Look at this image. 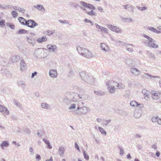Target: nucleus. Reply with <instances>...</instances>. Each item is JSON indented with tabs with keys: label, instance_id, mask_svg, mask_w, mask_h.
<instances>
[{
	"label": "nucleus",
	"instance_id": "nucleus-58",
	"mask_svg": "<svg viewBox=\"0 0 161 161\" xmlns=\"http://www.w3.org/2000/svg\"><path fill=\"white\" fill-rule=\"evenodd\" d=\"M24 131L28 134H30L31 132L30 129L28 128H25L24 130Z\"/></svg>",
	"mask_w": 161,
	"mask_h": 161
},
{
	"label": "nucleus",
	"instance_id": "nucleus-10",
	"mask_svg": "<svg viewBox=\"0 0 161 161\" xmlns=\"http://www.w3.org/2000/svg\"><path fill=\"white\" fill-rule=\"evenodd\" d=\"M86 51V53L84 54V55H83V57L89 59L92 58L94 57L93 54L89 50L87 49Z\"/></svg>",
	"mask_w": 161,
	"mask_h": 161
},
{
	"label": "nucleus",
	"instance_id": "nucleus-47",
	"mask_svg": "<svg viewBox=\"0 0 161 161\" xmlns=\"http://www.w3.org/2000/svg\"><path fill=\"white\" fill-rule=\"evenodd\" d=\"M6 25L7 26H9L12 29H15V25L12 24H10L9 22H7L6 23Z\"/></svg>",
	"mask_w": 161,
	"mask_h": 161
},
{
	"label": "nucleus",
	"instance_id": "nucleus-13",
	"mask_svg": "<svg viewBox=\"0 0 161 161\" xmlns=\"http://www.w3.org/2000/svg\"><path fill=\"white\" fill-rule=\"evenodd\" d=\"M49 75L51 77L53 78H56L58 75L57 71L54 69H50L49 71Z\"/></svg>",
	"mask_w": 161,
	"mask_h": 161
},
{
	"label": "nucleus",
	"instance_id": "nucleus-18",
	"mask_svg": "<svg viewBox=\"0 0 161 161\" xmlns=\"http://www.w3.org/2000/svg\"><path fill=\"white\" fill-rule=\"evenodd\" d=\"M77 50L78 53L83 56V55H84V53H83V52H86V50H87V49L80 47V46H77Z\"/></svg>",
	"mask_w": 161,
	"mask_h": 161
},
{
	"label": "nucleus",
	"instance_id": "nucleus-17",
	"mask_svg": "<svg viewBox=\"0 0 161 161\" xmlns=\"http://www.w3.org/2000/svg\"><path fill=\"white\" fill-rule=\"evenodd\" d=\"M85 95H84V94L82 95L81 94H78V95L76 94L74 97H73V98L71 99H69V98H68V99L69 100H71V101H77V99L76 98V97H79V98L80 99H85Z\"/></svg>",
	"mask_w": 161,
	"mask_h": 161
},
{
	"label": "nucleus",
	"instance_id": "nucleus-50",
	"mask_svg": "<svg viewBox=\"0 0 161 161\" xmlns=\"http://www.w3.org/2000/svg\"><path fill=\"white\" fill-rule=\"evenodd\" d=\"M77 103H73L71 104L70 106L69 107V109H74L75 108L76 106H77Z\"/></svg>",
	"mask_w": 161,
	"mask_h": 161
},
{
	"label": "nucleus",
	"instance_id": "nucleus-27",
	"mask_svg": "<svg viewBox=\"0 0 161 161\" xmlns=\"http://www.w3.org/2000/svg\"><path fill=\"white\" fill-rule=\"evenodd\" d=\"M124 45L126 47V49L128 51L130 52H132L133 51V49L131 47H128L129 45H130L132 46H133V45L132 44H130V43H124Z\"/></svg>",
	"mask_w": 161,
	"mask_h": 161
},
{
	"label": "nucleus",
	"instance_id": "nucleus-32",
	"mask_svg": "<svg viewBox=\"0 0 161 161\" xmlns=\"http://www.w3.org/2000/svg\"><path fill=\"white\" fill-rule=\"evenodd\" d=\"M7 59L4 58L0 57V65H4V63L7 62Z\"/></svg>",
	"mask_w": 161,
	"mask_h": 161
},
{
	"label": "nucleus",
	"instance_id": "nucleus-33",
	"mask_svg": "<svg viewBox=\"0 0 161 161\" xmlns=\"http://www.w3.org/2000/svg\"><path fill=\"white\" fill-rule=\"evenodd\" d=\"M111 121V119H109L108 120H105L103 121L102 124L104 126H107L108 125L109 123H110Z\"/></svg>",
	"mask_w": 161,
	"mask_h": 161
},
{
	"label": "nucleus",
	"instance_id": "nucleus-22",
	"mask_svg": "<svg viewBox=\"0 0 161 161\" xmlns=\"http://www.w3.org/2000/svg\"><path fill=\"white\" fill-rule=\"evenodd\" d=\"M125 63L127 64L130 66H133L134 65L133 60L131 58H127L125 60Z\"/></svg>",
	"mask_w": 161,
	"mask_h": 161
},
{
	"label": "nucleus",
	"instance_id": "nucleus-63",
	"mask_svg": "<svg viewBox=\"0 0 161 161\" xmlns=\"http://www.w3.org/2000/svg\"><path fill=\"white\" fill-rule=\"evenodd\" d=\"M29 150L31 153V154L33 155L34 153L33 149L32 147H30L29 148Z\"/></svg>",
	"mask_w": 161,
	"mask_h": 161
},
{
	"label": "nucleus",
	"instance_id": "nucleus-4",
	"mask_svg": "<svg viewBox=\"0 0 161 161\" xmlns=\"http://www.w3.org/2000/svg\"><path fill=\"white\" fill-rule=\"evenodd\" d=\"M108 87V90L109 92L111 94H114L115 92V90L119 85V84L113 80H110L106 82Z\"/></svg>",
	"mask_w": 161,
	"mask_h": 161
},
{
	"label": "nucleus",
	"instance_id": "nucleus-21",
	"mask_svg": "<svg viewBox=\"0 0 161 161\" xmlns=\"http://www.w3.org/2000/svg\"><path fill=\"white\" fill-rule=\"evenodd\" d=\"M34 7L39 11H41L42 12H45L46 11L44 6L42 5L38 4L36 5H34Z\"/></svg>",
	"mask_w": 161,
	"mask_h": 161
},
{
	"label": "nucleus",
	"instance_id": "nucleus-7",
	"mask_svg": "<svg viewBox=\"0 0 161 161\" xmlns=\"http://www.w3.org/2000/svg\"><path fill=\"white\" fill-rule=\"evenodd\" d=\"M38 24L32 19H29L27 20V23L26 24V25L28 27L33 28L37 26Z\"/></svg>",
	"mask_w": 161,
	"mask_h": 161
},
{
	"label": "nucleus",
	"instance_id": "nucleus-30",
	"mask_svg": "<svg viewBox=\"0 0 161 161\" xmlns=\"http://www.w3.org/2000/svg\"><path fill=\"white\" fill-rule=\"evenodd\" d=\"M19 22L22 25H26V24L27 23V20L22 17H20L18 18Z\"/></svg>",
	"mask_w": 161,
	"mask_h": 161
},
{
	"label": "nucleus",
	"instance_id": "nucleus-31",
	"mask_svg": "<svg viewBox=\"0 0 161 161\" xmlns=\"http://www.w3.org/2000/svg\"><path fill=\"white\" fill-rule=\"evenodd\" d=\"M18 86L22 87V88H25L26 86L25 82L22 81H19L18 82Z\"/></svg>",
	"mask_w": 161,
	"mask_h": 161
},
{
	"label": "nucleus",
	"instance_id": "nucleus-46",
	"mask_svg": "<svg viewBox=\"0 0 161 161\" xmlns=\"http://www.w3.org/2000/svg\"><path fill=\"white\" fill-rule=\"evenodd\" d=\"M94 93L97 96H100L104 94V93L103 92L101 91H94Z\"/></svg>",
	"mask_w": 161,
	"mask_h": 161
},
{
	"label": "nucleus",
	"instance_id": "nucleus-2",
	"mask_svg": "<svg viewBox=\"0 0 161 161\" xmlns=\"http://www.w3.org/2000/svg\"><path fill=\"white\" fill-rule=\"evenodd\" d=\"M84 104L83 102H79L77 103V108L75 110L77 114L79 115H85L88 113L89 111V108L84 106Z\"/></svg>",
	"mask_w": 161,
	"mask_h": 161
},
{
	"label": "nucleus",
	"instance_id": "nucleus-15",
	"mask_svg": "<svg viewBox=\"0 0 161 161\" xmlns=\"http://www.w3.org/2000/svg\"><path fill=\"white\" fill-rule=\"evenodd\" d=\"M26 38L28 42L32 46H34L36 43L35 39L32 37H26Z\"/></svg>",
	"mask_w": 161,
	"mask_h": 161
},
{
	"label": "nucleus",
	"instance_id": "nucleus-56",
	"mask_svg": "<svg viewBox=\"0 0 161 161\" xmlns=\"http://www.w3.org/2000/svg\"><path fill=\"white\" fill-rule=\"evenodd\" d=\"M41 157L38 154H36V159L37 161H39L41 159Z\"/></svg>",
	"mask_w": 161,
	"mask_h": 161
},
{
	"label": "nucleus",
	"instance_id": "nucleus-38",
	"mask_svg": "<svg viewBox=\"0 0 161 161\" xmlns=\"http://www.w3.org/2000/svg\"><path fill=\"white\" fill-rule=\"evenodd\" d=\"M144 75H146L148 76L149 77L151 78H158L159 79H160V76H154V75H152L150 74L145 73L144 74Z\"/></svg>",
	"mask_w": 161,
	"mask_h": 161
},
{
	"label": "nucleus",
	"instance_id": "nucleus-42",
	"mask_svg": "<svg viewBox=\"0 0 161 161\" xmlns=\"http://www.w3.org/2000/svg\"><path fill=\"white\" fill-rule=\"evenodd\" d=\"M141 116V113L138 112V111H135L134 113V116L135 118H138L140 117Z\"/></svg>",
	"mask_w": 161,
	"mask_h": 161
},
{
	"label": "nucleus",
	"instance_id": "nucleus-9",
	"mask_svg": "<svg viewBox=\"0 0 161 161\" xmlns=\"http://www.w3.org/2000/svg\"><path fill=\"white\" fill-rule=\"evenodd\" d=\"M0 112H3L5 114L4 116L5 117V115H9V112L8 108L3 105L0 104Z\"/></svg>",
	"mask_w": 161,
	"mask_h": 161
},
{
	"label": "nucleus",
	"instance_id": "nucleus-12",
	"mask_svg": "<svg viewBox=\"0 0 161 161\" xmlns=\"http://www.w3.org/2000/svg\"><path fill=\"white\" fill-rule=\"evenodd\" d=\"M130 70L131 73L136 76H137L141 74V72L137 68L132 67Z\"/></svg>",
	"mask_w": 161,
	"mask_h": 161
},
{
	"label": "nucleus",
	"instance_id": "nucleus-45",
	"mask_svg": "<svg viewBox=\"0 0 161 161\" xmlns=\"http://www.w3.org/2000/svg\"><path fill=\"white\" fill-rule=\"evenodd\" d=\"M86 8H89L90 9H92L93 10L95 9V6L93 5L90 4L89 3L88 4Z\"/></svg>",
	"mask_w": 161,
	"mask_h": 161
},
{
	"label": "nucleus",
	"instance_id": "nucleus-16",
	"mask_svg": "<svg viewBox=\"0 0 161 161\" xmlns=\"http://www.w3.org/2000/svg\"><path fill=\"white\" fill-rule=\"evenodd\" d=\"M26 64L23 59H20V68L21 70H24L26 68Z\"/></svg>",
	"mask_w": 161,
	"mask_h": 161
},
{
	"label": "nucleus",
	"instance_id": "nucleus-1",
	"mask_svg": "<svg viewBox=\"0 0 161 161\" xmlns=\"http://www.w3.org/2000/svg\"><path fill=\"white\" fill-rule=\"evenodd\" d=\"M143 36L147 39L143 41V43L145 46L150 48H154L158 47V45L155 43L156 41L153 38L145 34H144Z\"/></svg>",
	"mask_w": 161,
	"mask_h": 161
},
{
	"label": "nucleus",
	"instance_id": "nucleus-54",
	"mask_svg": "<svg viewBox=\"0 0 161 161\" xmlns=\"http://www.w3.org/2000/svg\"><path fill=\"white\" fill-rule=\"evenodd\" d=\"M80 3L85 8H86V7H87V5H88V4L82 1H81L80 2Z\"/></svg>",
	"mask_w": 161,
	"mask_h": 161
},
{
	"label": "nucleus",
	"instance_id": "nucleus-44",
	"mask_svg": "<svg viewBox=\"0 0 161 161\" xmlns=\"http://www.w3.org/2000/svg\"><path fill=\"white\" fill-rule=\"evenodd\" d=\"M14 103L15 105L17 106L19 108H22L21 105L19 102L15 100L14 101Z\"/></svg>",
	"mask_w": 161,
	"mask_h": 161
},
{
	"label": "nucleus",
	"instance_id": "nucleus-48",
	"mask_svg": "<svg viewBox=\"0 0 161 161\" xmlns=\"http://www.w3.org/2000/svg\"><path fill=\"white\" fill-rule=\"evenodd\" d=\"M95 25L96 28L98 30V31H101L103 27L100 26L97 24L96 23Z\"/></svg>",
	"mask_w": 161,
	"mask_h": 161
},
{
	"label": "nucleus",
	"instance_id": "nucleus-61",
	"mask_svg": "<svg viewBox=\"0 0 161 161\" xmlns=\"http://www.w3.org/2000/svg\"><path fill=\"white\" fill-rule=\"evenodd\" d=\"M75 147L80 152V150L78 144L76 143H75Z\"/></svg>",
	"mask_w": 161,
	"mask_h": 161
},
{
	"label": "nucleus",
	"instance_id": "nucleus-52",
	"mask_svg": "<svg viewBox=\"0 0 161 161\" xmlns=\"http://www.w3.org/2000/svg\"><path fill=\"white\" fill-rule=\"evenodd\" d=\"M58 21L61 23L63 24H69V22L66 20H59Z\"/></svg>",
	"mask_w": 161,
	"mask_h": 161
},
{
	"label": "nucleus",
	"instance_id": "nucleus-62",
	"mask_svg": "<svg viewBox=\"0 0 161 161\" xmlns=\"http://www.w3.org/2000/svg\"><path fill=\"white\" fill-rule=\"evenodd\" d=\"M125 87V86L124 85L122 84H119V85L117 88H118L119 89H123Z\"/></svg>",
	"mask_w": 161,
	"mask_h": 161
},
{
	"label": "nucleus",
	"instance_id": "nucleus-41",
	"mask_svg": "<svg viewBox=\"0 0 161 161\" xmlns=\"http://www.w3.org/2000/svg\"><path fill=\"white\" fill-rule=\"evenodd\" d=\"M130 104L131 106L133 107H137L138 105V103L135 101H131Z\"/></svg>",
	"mask_w": 161,
	"mask_h": 161
},
{
	"label": "nucleus",
	"instance_id": "nucleus-64",
	"mask_svg": "<svg viewBox=\"0 0 161 161\" xmlns=\"http://www.w3.org/2000/svg\"><path fill=\"white\" fill-rule=\"evenodd\" d=\"M42 140L46 144H47V143H49L50 142L48 140H47L45 138H43L42 139Z\"/></svg>",
	"mask_w": 161,
	"mask_h": 161
},
{
	"label": "nucleus",
	"instance_id": "nucleus-37",
	"mask_svg": "<svg viewBox=\"0 0 161 161\" xmlns=\"http://www.w3.org/2000/svg\"><path fill=\"white\" fill-rule=\"evenodd\" d=\"M142 93L144 95H145L146 97H148V96H149V92L147 90L145 89H143L142 91Z\"/></svg>",
	"mask_w": 161,
	"mask_h": 161
},
{
	"label": "nucleus",
	"instance_id": "nucleus-25",
	"mask_svg": "<svg viewBox=\"0 0 161 161\" xmlns=\"http://www.w3.org/2000/svg\"><path fill=\"white\" fill-rule=\"evenodd\" d=\"M1 72L5 74L6 76L8 77H10L11 76V74L10 73L8 70L7 69L2 70Z\"/></svg>",
	"mask_w": 161,
	"mask_h": 161
},
{
	"label": "nucleus",
	"instance_id": "nucleus-23",
	"mask_svg": "<svg viewBox=\"0 0 161 161\" xmlns=\"http://www.w3.org/2000/svg\"><path fill=\"white\" fill-rule=\"evenodd\" d=\"M47 40V39L46 36H43L42 37L39 38L37 39L38 42L41 43L43 42H45Z\"/></svg>",
	"mask_w": 161,
	"mask_h": 161
},
{
	"label": "nucleus",
	"instance_id": "nucleus-57",
	"mask_svg": "<svg viewBox=\"0 0 161 161\" xmlns=\"http://www.w3.org/2000/svg\"><path fill=\"white\" fill-rule=\"evenodd\" d=\"M18 10L19 12H21L23 13H24L25 11V10L24 8L20 7H18Z\"/></svg>",
	"mask_w": 161,
	"mask_h": 161
},
{
	"label": "nucleus",
	"instance_id": "nucleus-11",
	"mask_svg": "<svg viewBox=\"0 0 161 161\" xmlns=\"http://www.w3.org/2000/svg\"><path fill=\"white\" fill-rule=\"evenodd\" d=\"M47 48L51 52H55L57 48V46L55 45H47Z\"/></svg>",
	"mask_w": 161,
	"mask_h": 161
},
{
	"label": "nucleus",
	"instance_id": "nucleus-40",
	"mask_svg": "<svg viewBox=\"0 0 161 161\" xmlns=\"http://www.w3.org/2000/svg\"><path fill=\"white\" fill-rule=\"evenodd\" d=\"M55 31L54 30H52L51 31L50 30H47L46 32V35L50 36L51 35H52L54 33Z\"/></svg>",
	"mask_w": 161,
	"mask_h": 161
},
{
	"label": "nucleus",
	"instance_id": "nucleus-55",
	"mask_svg": "<svg viewBox=\"0 0 161 161\" xmlns=\"http://www.w3.org/2000/svg\"><path fill=\"white\" fill-rule=\"evenodd\" d=\"M0 26H5V20L4 19H2L0 21Z\"/></svg>",
	"mask_w": 161,
	"mask_h": 161
},
{
	"label": "nucleus",
	"instance_id": "nucleus-29",
	"mask_svg": "<svg viewBox=\"0 0 161 161\" xmlns=\"http://www.w3.org/2000/svg\"><path fill=\"white\" fill-rule=\"evenodd\" d=\"M42 108L45 109H50L51 108L50 106L47 104V103H42L41 104Z\"/></svg>",
	"mask_w": 161,
	"mask_h": 161
},
{
	"label": "nucleus",
	"instance_id": "nucleus-20",
	"mask_svg": "<svg viewBox=\"0 0 161 161\" xmlns=\"http://www.w3.org/2000/svg\"><path fill=\"white\" fill-rule=\"evenodd\" d=\"M80 8L83 10L86 11V9L83 8L82 7H80ZM85 12L87 14L91 16H96L97 15V14L95 12H94L93 10H91L90 12L86 11Z\"/></svg>",
	"mask_w": 161,
	"mask_h": 161
},
{
	"label": "nucleus",
	"instance_id": "nucleus-28",
	"mask_svg": "<svg viewBox=\"0 0 161 161\" xmlns=\"http://www.w3.org/2000/svg\"><path fill=\"white\" fill-rule=\"evenodd\" d=\"M45 132L43 130H38L37 131L36 135L39 137H41L45 134Z\"/></svg>",
	"mask_w": 161,
	"mask_h": 161
},
{
	"label": "nucleus",
	"instance_id": "nucleus-19",
	"mask_svg": "<svg viewBox=\"0 0 161 161\" xmlns=\"http://www.w3.org/2000/svg\"><path fill=\"white\" fill-rule=\"evenodd\" d=\"M147 29L150 31L151 32H153L154 33L156 34H160L161 33V31H158L156 28L152 27H148L147 28Z\"/></svg>",
	"mask_w": 161,
	"mask_h": 161
},
{
	"label": "nucleus",
	"instance_id": "nucleus-51",
	"mask_svg": "<svg viewBox=\"0 0 161 161\" xmlns=\"http://www.w3.org/2000/svg\"><path fill=\"white\" fill-rule=\"evenodd\" d=\"M82 152L86 160H88L89 159V156L86 153L84 150H83Z\"/></svg>",
	"mask_w": 161,
	"mask_h": 161
},
{
	"label": "nucleus",
	"instance_id": "nucleus-59",
	"mask_svg": "<svg viewBox=\"0 0 161 161\" xmlns=\"http://www.w3.org/2000/svg\"><path fill=\"white\" fill-rule=\"evenodd\" d=\"M84 21L86 22L90 23H91V25H93V23L92 21L87 19H85L84 20Z\"/></svg>",
	"mask_w": 161,
	"mask_h": 161
},
{
	"label": "nucleus",
	"instance_id": "nucleus-24",
	"mask_svg": "<svg viewBox=\"0 0 161 161\" xmlns=\"http://www.w3.org/2000/svg\"><path fill=\"white\" fill-rule=\"evenodd\" d=\"M65 151L64 148L62 146H60L59 147L58 149V152L61 157L64 156V154Z\"/></svg>",
	"mask_w": 161,
	"mask_h": 161
},
{
	"label": "nucleus",
	"instance_id": "nucleus-26",
	"mask_svg": "<svg viewBox=\"0 0 161 161\" xmlns=\"http://www.w3.org/2000/svg\"><path fill=\"white\" fill-rule=\"evenodd\" d=\"M9 145V143L7 141H6L3 142L0 145V146L2 149H3L4 147H7Z\"/></svg>",
	"mask_w": 161,
	"mask_h": 161
},
{
	"label": "nucleus",
	"instance_id": "nucleus-8",
	"mask_svg": "<svg viewBox=\"0 0 161 161\" xmlns=\"http://www.w3.org/2000/svg\"><path fill=\"white\" fill-rule=\"evenodd\" d=\"M152 97L153 99L157 100L161 97V92L156 91L152 92Z\"/></svg>",
	"mask_w": 161,
	"mask_h": 161
},
{
	"label": "nucleus",
	"instance_id": "nucleus-14",
	"mask_svg": "<svg viewBox=\"0 0 161 161\" xmlns=\"http://www.w3.org/2000/svg\"><path fill=\"white\" fill-rule=\"evenodd\" d=\"M100 47L101 49L104 51L108 52L110 49L108 47L105 43H101L100 44Z\"/></svg>",
	"mask_w": 161,
	"mask_h": 161
},
{
	"label": "nucleus",
	"instance_id": "nucleus-53",
	"mask_svg": "<svg viewBox=\"0 0 161 161\" xmlns=\"http://www.w3.org/2000/svg\"><path fill=\"white\" fill-rule=\"evenodd\" d=\"M118 148H119V151H120V153L119 154L121 156H122L123 155V150L122 148L121 147H120V146H119L118 147Z\"/></svg>",
	"mask_w": 161,
	"mask_h": 161
},
{
	"label": "nucleus",
	"instance_id": "nucleus-3",
	"mask_svg": "<svg viewBox=\"0 0 161 161\" xmlns=\"http://www.w3.org/2000/svg\"><path fill=\"white\" fill-rule=\"evenodd\" d=\"M80 75L81 79L85 82L90 85H92L94 82V78L89 74L85 71L80 73Z\"/></svg>",
	"mask_w": 161,
	"mask_h": 161
},
{
	"label": "nucleus",
	"instance_id": "nucleus-35",
	"mask_svg": "<svg viewBox=\"0 0 161 161\" xmlns=\"http://www.w3.org/2000/svg\"><path fill=\"white\" fill-rule=\"evenodd\" d=\"M27 33H28V31L24 29H20L19 31H18L17 32V33L18 34H26Z\"/></svg>",
	"mask_w": 161,
	"mask_h": 161
},
{
	"label": "nucleus",
	"instance_id": "nucleus-34",
	"mask_svg": "<svg viewBox=\"0 0 161 161\" xmlns=\"http://www.w3.org/2000/svg\"><path fill=\"white\" fill-rule=\"evenodd\" d=\"M122 6L125 9H127L129 8H130L132 9V12H133L134 11V7L132 6H131L129 4H126L125 5H123Z\"/></svg>",
	"mask_w": 161,
	"mask_h": 161
},
{
	"label": "nucleus",
	"instance_id": "nucleus-60",
	"mask_svg": "<svg viewBox=\"0 0 161 161\" xmlns=\"http://www.w3.org/2000/svg\"><path fill=\"white\" fill-rule=\"evenodd\" d=\"M148 56L149 57L153 58H155V56L154 54H153L152 53H149V54H148Z\"/></svg>",
	"mask_w": 161,
	"mask_h": 161
},
{
	"label": "nucleus",
	"instance_id": "nucleus-6",
	"mask_svg": "<svg viewBox=\"0 0 161 161\" xmlns=\"http://www.w3.org/2000/svg\"><path fill=\"white\" fill-rule=\"evenodd\" d=\"M107 26L110 30L117 33H120L122 31L121 29L116 26L109 24L107 25Z\"/></svg>",
	"mask_w": 161,
	"mask_h": 161
},
{
	"label": "nucleus",
	"instance_id": "nucleus-5",
	"mask_svg": "<svg viewBox=\"0 0 161 161\" xmlns=\"http://www.w3.org/2000/svg\"><path fill=\"white\" fill-rule=\"evenodd\" d=\"M44 48H38L35 50L34 56L36 58L41 59L44 58Z\"/></svg>",
	"mask_w": 161,
	"mask_h": 161
},
{
	"label": "nucleus",
	"instance_id": "nucleus-49",
	"mask_svg": "<svg viewBox=\"0 0 161 161\" xmlns=\"http://www.w3.org/2000/svg\"><path fill=\"white\" fill-rule=\"evenodd\" d=\"M18 13L15 11H13L11 12V15L14 18H15L18 16Z\"/></svg>",
	"mask_w": 161,
	"mask_h": 161
},
{
	"label": "nucleus",
	"instance_id": "nucleus-39",
	"mask_svg": "<svg viewBox=\"0 0 161 161\" xmlns=\"http://www.w3.org/2000/svg\"><path fill=\"white\" fill-rule=\"evenodd\" d=\"M98 129L99 131L100 132L103 134L106 135H107V133L105 130L103 129L102 127H98Z\"/></svg>",
	"mask_w": 161,
	"mask_h": 161
},
{
	"label": "nucleus",
	"instance_id": "nucleus-36",
	"mask_svg": "<svg viewBox=\"0 0 161 161\" xmlns=\"http://www.w3.org/2000/svg\"><path fill=\"white\" fill-rule=\"evenodd\" d=\"M19 58V56L18 55L13 56L12 58V61L14 63L16 62H17Z\"/></svg>",
	"mask_w": 161,
	"mask_h": 161
},
{
	"label": "nucleus",
	"instance_id": "nucleus-43",
	"mask_svg": "<svg viewBox=\"0 0 161 161\" xmlns=\"http://www.w3.org/2000/svg\"><path fill=\"white\" fill-rule=\"evenodd\" d=\"M159 117L157 116H153L152 117L151 120L152 121L153 123L157 122Z\"/></svg>",
	"mask_w": 161,
	"mask_h": 161
}]
</instances>
